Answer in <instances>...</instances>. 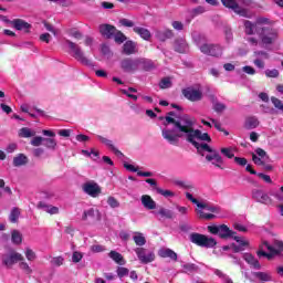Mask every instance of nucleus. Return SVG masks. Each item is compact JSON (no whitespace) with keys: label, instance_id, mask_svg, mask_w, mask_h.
<instances>
[{"label":"nucleus","instance_id":"f257e3e1","mask_svg":"<svg viewBox=\"0 0 283 283\" xmlns=\"http://www.w3.org/2000/svg\"><path fill=\"white\" fill-rule=\"evenodd\" d=\"M159 120H164L165 127L161 129V136L164 140H167L169 145H178L180 138H186L188 143H191L196 147L197 151H210L209 144L211 143V136L208 133H202L200 129H193L196 119L189 115H182L178 119L171 116L159 117ZM202 140L203 143H198Z\"/></svg>","mask_w":283,"mask_h":283},{"label":"nucleus","instance_id":"f03ea898","mask_svg":"<svg viewBox=\"0 0 283 283\" xmlns=\"http://www.w3.org/2000/svg\"><path fill=\"white\" fill-rule=\"evenodd\" d=\"M271 25V20L269 18H259L255 23L245 20L244 21V32L249 36L253 34H259L261 48L269 50L275 41H277V30L273 28H268Z\"/></svg>","mask_w":283,"mask_h":283},{"label":"nucleus","instance_id":"7ed1b4c3","mask_svg":"<svg viewBox=\"0 0 283 283\" xmlns=\"http://www.w3.org/2000/svg\"><path fill=\"white\" fill-rule=\"evenodd\" d=\"M209 233H212V235H219V238L227 239V238H233L235 242H238L239 245L232 244L231 249L234 253H240L244 251L245 247H249V241L244 240L242 237L235 235V232L233 230L229 229L227 224H220V226H208Z\"/></svg>","mask_w":283,"mask_h":283},{"label":"nucleus","instance_id":"20e7f679","mask_svg":"<svg viewBox=\"0 0 283 283\" xmlns=\"http://www.w3.org/2000/svg\"><path fill=\"white\" fill-rule=\"evenodd\" d=\"M185 196H186L187 200L192 202V205H196V207H197L196 213L199 216V218H201V220H213V218H216V214H213V213L220 212V208L211 205L207 200H202V199L200 200V199L196 198L193 196V193H191V192H185ZM205 211H209L210 213L205 212Z\"/></svg>","mask_w":283,"mask_h":283},{"label":"nucleus","instance_id":"39448f33","mask_svg":"<svg viewBox=\"0 0 283 283\" xmlns=\"http://www.w3.org/2000/svg\"><path fill=\"white\" fill-rule=\"evenodd\" d=\"M280 253H283V241L275 239L272 245L268 241H263L260 245L258 255L268 258V260H272V258L280 255Z\"/></svg>","mask_w":283,"mask_h":283},{"label":"nucleus","instance_id":"423d86ee","mask_svg":"<svg viewBox=\"0 0 283 283\" xmlns=\"http://www.w3.org/2000/svg\"><path fill=\"white\" fill-rule=\"evenodd\" d=\"M145 63H149L147 59L143 57H124L119 61V67L122 72L125 74H136L138 70H140V65H145Z\"/></svg>","mask_w":283,"mask_h":283},{"label":"nucleus","instance_id":"0eeeda50","mask_svg":"<svg viewBox=\"0 0 283 283\" xmlns=\"http://www.w3.org/2000/svg\"><path fill=\"white\" fill-rule=\"evenodd\" d=\"M65 43L67 44L71 55L73 59H75V61H78V63H82V65H86V67H94V63L92 60L85 56V52H83V49H81L78 44L72 42L71 40H65Z\"/></svg>","mask_w":283,"mask_h":283},{"label":"nucleus","instance_id":"6e6552de","mask_svg":"<svg viewBox=\"0 0 283 283\" xmlns=\"http://www.w3.org/2000/svg\"><path fill=\"white\" fill-rule=\"evenodd\" d=\"M190 242H192V244H197V247H203L206 249H213V247L218 244L216 239L200 233H191Z\"/></svg>","mask_w":283,"mask_h":283},{"label":"nucleus","instance_id":"1a4fd4ad","mask_svg":"<svg viewBox=\"0 0 283 283\" xmlns=\"http://www.w3.org/2000/svg\"><path fill=\"white\" fill-rule=\"evenodd\" d=\"M181 94L185 96V98H187V101L198 103V101H202V86H188L181 91Z\"/></svg>","mask_w":283,"mask_h":283},{"label":"nucleus","instance_id":"9d476101","mask_svg":"<svg viewBox=\"0 0 283 283\" xmlns=\"http://www.w3.org/2000/svg\"><path fill=\"white\" fill-rule=\"evenodd\" d=\"M221 2L224 8L233 10V12H235V14H239V17H244L245 19H252L253 17V13H251L249 9L240 7V4H238V1L235 0H221Z\"/></svg>","mask_w":283,"mask_h":283},{"label":"nucleus","instance_id":"9b49d317","mask_svg":"<svg viewBox=\"0 0 283 283\" xmlns=\"http://www.w3.org/2000/svg\"><path fill=\"white\" fill-rule=\"evenodd\" d=\"M134 251L140 264H151V262L156 260V253L154 250H149L147 248H135Z\"/></svg>","mask_w":283,"mask_h":283},{"label":"nucleus","instance_id":"f8f14e48","mask_svg":"<svg viewBox=\"0 0 283 283\" xmlns=\"http://www.w3.org/2000/svg\"><path fill=\"white\" fill-rule=\"evenodd\" d=\"M82 191L86 193V196H90L91 198H98L103 190L96 181L91 180L82 185Z\"/></svg>","mask_w":283,"mask_h":283},{"label":"nucleus","instance_id":"ddd939ff","mask_svg":"<svg viewBox=\"0 0 283 283\" xmlns=\"http://www.w3.org/2000/svg\"><path fill=\"white\" fill-rule=\"evenodd\" d=\"M209 149L210 150H201L198 153L201 154V156H205V154H202V151H208L209 155H206V160H208V163H212V165H214V167L222 169V165H224V159H222V156H220V153L212 150L210 146H209Z\"/></svg>","mask_w":283,"mask_h":283},{"label":"nucleus","instance_id":"4468645a","mask_svg":"<svg viewBox=\"0 0 283 283\" xmlns=\"http://www.w3.org/2000/svg\"><path fill=\"white\" fill-rule=\"evenodd\" d=\"M17 262H23V255L21 253L11 251L2 256V264L7 269H12Z\"/></svg>","mask_w":283,"mask_h":283},{"label":"nucleus","instance_id":"2eb2a0df","mask_svg":"<svg viewBox=\"0 0 283 283\" xmlns=\"http://www.w3.org/2000/svg\"><path fill=\"white\" fill-rule=\"evenodd\" d=\"M200 52L202 54H207L208 56H222V46L218 44H202L199 46Z\"/></svg>","mask_w":283,"mask_h":283},{"label":"nucleus","instance_id":"dca6fc26","mask_svg":"<svg viewBox=\"0 0 283 283\" xmlns=\"http://www.w3.org/2000/svg\"><path fill=\"white\" fill-rule=\"evenodd\" d=\"M252 160L254 165L262 167V165H266L269 163V155L262 148H256L255 151L252 154Z\"/></svg>","mask_w":283,"mask_h":283},{"label":"nucleus","instance_id":"f3484780","mask_svg":"<svg viewBox=\"0 0 283 283\" xmlns=\"http://www.w3.org/2000/svg\"><path fill=\"white\" fill-rule=\"evenodd\" d=\"M252 198L255 202H260L261 205H271V197L264 192V190H253Z\"/></svg>","mask_w":283,"mask_h":283},{"label":"nucleus","instance_id":"a211bd4d","mask_svg":"<svg viewBox=\"0 0 283 283\" xmlns=\"http://www.w3.org/2000/svg\"><path fill=\"white\" fill-rule=\"evenodd\" d=\"M12 28L19 30L20 32H30L32 30V24L28 23L25 20L14 19L9 22Z\"/></svg>","mask_w":283,"mask_h":283},{"label":"nucleus","instance_id":"6ab92c4d","mask_svg":"<svg viewBox=\"0 0 283 283\" xmlns=\"http://www.w3.org/2000/svg\"><path fill=\"white\" fill-rule=\"evenodd\" d=\"M99 33L105 39H114V34H116V27H114L112 24H101Z\"/></svg>","mask_w":283,"mask_h":283},{"label":"nucleus","instance_id":"aec40b11","mask_svg":"<svg viewBox=\"0 0 283 283\" xmlns=\"http://www.w3.org/2000/svg\"><path fill=\"white\" fill-rule=\"evenodd\" d=\"M97 139L99 140V143L108 147V149H111V151H113L115 156H117L118 158L123 157V153L118 150L116 146H114V143L112 142V139H107L101 135H97Z\"/></svg>","mask_w":283,"mask_h":283},{"label":"nucleus","instance_id":"412c9836","mask_svg":"<svg viewBox=\"0 0 283 283\" xmlns=\"http://www.w3.org/2000/svg\"><path fill=\"white\" fill-rule=\"evenodd\" d=\"M174 185L180 187V189H189L190 191H187L186 193H192V196H196V193H198V188L191 185V182L185 180H175Z\"/></svg>","mask_w":283,"mask_h":283},{"label":"nucleus","instance_id":"4be33fe9","mask_svg":"<svg viewBox=\"0 0 283 283\" xmlns=\"http://www.w3.org/2000/svg\"><path fill=\"white\" fill-rule=\"evenodd\" d=\"M142 205L144 208H146L148 211H154L156 209V202L149 195H143L142 198Z\"/></svg>","mask_w":283,"mask_h":283},{"label":"nucleus","instance_id":"5701e85b","mask_svg":"<svg viewBox=\"0 0 283 283\" xmlns=\"http://www.w3.org/2000/svg\"><path fill=\"white\" fill-rule=\"evenodd\" d=\"M82 220H101V212L94 208L85 210Z\"/></svg>","mask_w":283,"mask_h":283},{"label":"nucleus","instance_id":"b1692460","mask_svg":"<svg viewBox=\"0 0 283 283\" xmlns=\"http://www.w3.org/2000/svg\"><path fill=\"white\" fill-rule=\"evenodd\" d=\"M38 209H42V211H45V213H50V216H56L59 213V207L48 205L43 201H40L38 203Z\"/></svg>","mask_w":283,"mask_h":283},{"label":"nucleus","instance_id":"393cba45","mask_svg":"<svg viewBox=\"0 0 283 283\" xmlns=\"http://www.w3.org/2000/svg\"><path fill=\"white\" fill-rule=\"evenodd\" d=\"M157 218H165L166 220H172L174 212L167 208L160 207L157 211L153 212Z\"/></svg>","mask_w":283,"mask_h":283},{"label":"nucleus","instance_id":"a878e982","mask_svg":"<svg viewBox=\"0 0 283 283\" xmlns=\"http://www.w3.org/2000/svg\"><path fill=\"white\" fill-rule=\"evenodd\" d=\"M133 241L135 242L137 248H143L147 244V238L143 232H133Z\"/></svg>","mask_w":283,"mask_h":283},{"label":"nucleus","instance_id":"bb28decb","mask_svg":"<svg viewBox=\"0 0 283 283\" xmlns=\"http://www.w3.org/2000/svg\"><path fill=\"white\" fill-rule=\"evenodd\" d=\"M108 258L116 264H119V266H125L127 264V261H125V258H123V254L118 253L117 251H111L108 253Z\"/></svg>","mask_w":283,"mask_h":283},{"label":"nucleus","instance_id":"cd10ccee","mask_svg":"<svg viewBox=\"0 0 283 283\" xmlns=\"http://www.w3.org/2000/svg\"><path fill=\"white\" fill-rule=\"evenodd\" d=\"M243 260H245L250 264V266L256 269V271H260V269H262V265H260V261H258V259H255V256H253L251 253L243 254Z\"/></svg>","mask_w":283,"mask_h":283},{"label":"nucleus","instance_id":"c85d7f7f","mask_svg":"<svg viewBox=\"0 0 283 283\" xmlns=\"http://www.w3.org/2000/svg\"><path fill=\"white\" fill-rule=\"evenodd\" d=\"M158 255L159 258H169L170 260H174L176 262V260H178V254L176 252H174V250L171 249H160L158 251Z\"/></svg>","mask_w":283,"mask_h":283},{"label":"nucleus","instance_id":"c756f323","mask_svg":"<svg viewBox=\"0 0 283 283\" xmlns=\"http://www.w3.org/2000/svg\"><path fill=\"white\" fill-rule=\"evenodd\" d=\"M123 54L126 56H132V54H136V43L133 41H126L123 45Z\"/></svg>","mask_w":283,"mask_h":283},{"label":"nucleus","instance_id":"7c9ffc66","mask_svg":"<svg viewBox=\"0 0 283 283\" xmlns=\"http://www.w3.org/2000/svg\"><path fill=\"white\" fill-rule=\"evenodd\" d=\"M260 282H273V274L271 272H253L252 274Z\"/></svg>","mask_w":283,"mask_h":283},{"label":"nucleus","instance_id":"2f4dec72","mask_svg":"<svg viewBox=\"0 0 283 283\" xmlns=\"http://www.w3.org/2000/svg\"><path fill=\"white\" fill-rule=\"evenodd\" d=\"M133 30L136 34H139L144 41H149V39H151V32L143 27H134Z\"/></svg>","mask_w":283,"mask_h":283},{"label":"nucleus","instance_id":"473e14b6","mask_svg":"<svg viewBox=\"0 0 283 283\" xmlns=\"http://www.w3.org/2000/svg\"><path fill=\"white\" fill-rule=\"evenodd\" d=\"M175 51L179 52L180 54H185V52H187V42L182 39L176 40Z\"/></svg>","mask_w":283,"mask_h":283},{"label":"nucleus","instance_id":"72a5a7b5","mask_svg":"<svg viewBox=\"0 0 283 283\" xmlns=\"http://www.w3.org/2000/svg\"><path fill=\"white\" fill-rule=\"evenodd\" d=\"M258 125H260V120H258L256 117H248L245 119L244 127H245V129H255V127H258Z\"/></svg>","mask_w":283,"mask_h":283},{"label":"nucleus","instance_id":"f704fd0d","mask_svg":"<svg viewBox=\"0 0 283 283\" xmlns=\"http://www.w3.org/2000/svg\"><path fill=\"white\" fill-rule=\"evenodd\" d=\"M171 36H174V33L171 32V30H165V31H157L156 32V38L159 41H167V39H171Z\"/></svg>","mask_w":283,"mask_h":283},{"label":"nucleus","instance_id":"c9c22d12","mask_svg":"<svg viewBox=\"0 0 283 283\" xmlns=\"http://www.w3.org/2000/svg\"><path fill=\"white\" fill-rule=\"evenodd\" d=\"M14 167H22V165H28V157L23 154H19L13 158Z\"/></svg>","mask_w":283,"mask_h":283},{"label":"nucleus","instance_id":"e433bc0d","mask_svg":"<svg viewBox=\"0 0 283 283\" xmlns=\"http://www.w3.org/2000/svg\"><path fill=\"white\" fill-rule=\"evenodd\" d=\"M19 136L21 138H32V136H36V132H34L28 127H23L20 129Z\"/></svg>","mask_w":283,"mask_h":283},{"label":"nucleus","instance_id":"4c0bfd02","mask_svg":"<svg viewBox=\"0 0 283 283\" xmlns=\"http://www.w3.org/2000/svg\"><path fill=\"white\" fill-rule=\"evenodd\" d=\"M157 193L164 198H176V192L163 188H156Z\"/></svg>","mask_w":283,"mask_h":283},{"label":"nucleus","instance_id":"58836bf2","mask_svg":"<svg viewBox=\"0 0 283 283\" xmlns=\"http://www.w3.org/2000/svg\"><path fill=\"white\" fill-rule=\"evenodd\" d=\"M113 38H114L115 43H118V44L125 43V41H127V36H125V34H123V32L118 31L117 29H116V32L114 33Z\"/></svg>","mask_w":283,"mask_h":283},{"label":"nucleus","instance_id":"ea45409f","mask_svg":"<svg viewBox=\"0 0 283 283\" xmlns=\"http://www.w3.org/2000/svg\"><path fill=\"white\" fill-rule=\"evenodd\" d=\"M43 145L46 147V149L54 150V149H56L57 143H56V139H54V138H45L44 137Z\"/></svg>","mask_w":283,"mask_h":283},{"label":"nucleus","instance_id":"a19ab883","mask_svg":"<svg viewBox=\"0 0 283 283\" xmlns=\"http://www.w3.org/2000/svg\"><path fill=\"white\" fill-rule=\"evenodd\" d=\"M11 240L13 244H21L23 242V237H21V233L17 230H13L11 233Z\"/></svg>","mask_w":283,"mask_h":283},{"label":"nucleus","instance_id":"79ce46f5","mask_svg":"<svg viewBox=\"0 0 283 283\" xmlns=\"http://www.w3.org/2000/svg\"><path fill=\"white\" fill-rule=\"evenodd\" d=\"M24 255L29 262H34V260H36V253L30 248L25 249Z\"/></svg>","mask_w":283,"mask_h":283},{"label":"nucleus","instance_id":"37998d69","mask_svg":"<svg viewBox=\"0 0 283 283\" xmlns=\"http://www.w3.org/2000/svg\"><path fill=\"white\" fill-rule=\"evenodd\" d=\"M283 186L280 188V191H271L270 196L275 198L279 202H283Z\"/></svg>","mask_w":283,"mask_h":283},{"label":"nucleus","instance_id":"c03bdc74","mask_svg":"<svg viewBox=\"0 0 283 283\" xmlns=\"http://www.w3.org/2000/svg\"><path fill=\"white\" fill-rule=\"evenodd\" d=\"M116 273H117V276L119 279H123V277L129 275V269L123 268V266H118L117 270H116Z\"/></svg>","mask_w":283,"mask_h":283},{"label":"nucleus","instance_id":"a18cd8bd","mask_svg":"<svg viewBox=\"0 0 283 283\" xmlns=\"http://www.w3.org/2000/svg\"><path fill=\"white\" fill-rule=\"evenodd\" d=\"M160 90H169L171 87V80L169 77H165L159 83Z\"/></svg>","mask_w":283,"mask_h":283},{"label":"nucleus","instance_id":"49530a36","mask_svg":"<svg viewBox=\"0 0 283 283\" xmlns=\"http://www.w3.org/2000/svg\"><path fill=\"white\" fill-rule=\"evenodd\" d=\"M107 205L112 209H118V207H120V202H118V200H116L114 197H108Z\"/></svg>","mask_w":283,"mask_h":283},{"label":"nucleus","instance_id":"de8ad7c7","mask_svg":"<svg viewBox=\"0 0 283 283\" xmlns=\"http://www.w3.org/2000/svg\"><path fill=\"white\" fill-rule=\"evenodd\" d=\"M43 143H44V137H41V136H35L31 140V145L33 147H41V145H43Z\"/></svg>","mask_w":283,"mask_h":283},{"label":"nucleus","instance_id":"09e8293b","mask_svg":"<svg viewBox=\"0 0 283 283\" xmlns=\"http://www.w3.org/2000/svg\"><path fill=\"white\" fill-rule=\"evenodd\" d=\"M221 154L226 156V158H233L235 154L233 153V148L228 147V148H221Z\"/></svg>","mask_w":283,"mask_h":283},{"label":"nucleus","instance_id":"8fccbe9b","mask_svg":"<svg viewBox=\"0 0 283 283\" xmlns=\"http://www.w3.org/2000/svg\"><path fill=\"white\" fill-rule=\"evenodd\" d=\"M265 76H268V78H277L280 76V71H277L276 69L266 70L265 71Z\"/></svg>","mask_w":283,"mask_h":283},{"label":"nucleus","instance_id":"3c124183","mask_svg":"<svg viewBox=\"0 0 283 283\" xmlns=\"http://www.w3.org/2000/svg\"><path fill=\"white\" fill-rule=\"evenodd\" d=\"M271 102L276 109H279L280 112H283V103L281 99L276 97H271Z\"/></svg>","mask_w":283,"mask_h":283},{"label":"nucleus","instance_id":"603ef678","mask_svg":"<svg viewBox=\"0 0 283 283\" xmlns=\"http://www.w3.org/2000/svg\"><path fill=\"white\" fill-rule=\"evenodd\" d=\"M214 274L218 275V277H221V280H223V282L233 283L231 277L227 276V274H223L222 271H220V270H216Z\"/></svg>","mask_w":283,"mask_h":283},{"label":"nucleus","instance_id":"864d4df0","mask_svg":"<svg viewBox=\"0 0 283 283\" xmlns=\"http://www.w3.org/2000/svg\"><path fill=\"white\" fill-rule=\"evenodd\" d=\"M20 211H19V209H13L12 211H11V213H10V217H9V220H10V222H17V220H19V216H20Z\"/></svg>","mask_w":283,"mask_h":283},{"label":"nucleus","instance_id":"5fc2aeb1","mask_svg":"<svg viewBox=\"0 0 283 283\" xmlns=\"http://www.w3.org/2000/svg\"><path fill=\"white\" fill-rule=\"evenodd\" d=\"M63 256H55L51 260V264H53V266H63Z\"/></svg>","mask_w":283,"mask_h":283},{"label":"nucleus","instance_id":"6e6d98bb","mask_svg":"<svg viewBox=\"0 0 283 283\" xmlns=\"http://www.w3.org/2000/svg\"><path fill=\"white\" fill-rule=\"evenodd\" d=\"M205 12H207V9H205V7L202 6H199L192 9V17H198V14H205Z\"/></svg>","mask_w":283,"mask_h":283},{"label":"nucleus","instance_id":"4d7b16f0","mask_svg":"<svg viewBox=\"0 0 283 283\" xmlns=\"http://www.w3.org/2000/svg\"><path fill=\"white\" fill-rule=\"evenodd\" d=\"M124 167L127 171H130L133 174H138V167H136L135 165H132L129 163H124Z\"/></svg>","mask_w":283,"mask_h":283},{"label":"nucleus","instance_id":"13d9d810","mask_svg":"<svg viewBox=\"0 0 283 283\" xmlns=\"http://www.w3.org/2000/svg\"><path fill=\"white\" fill-rule=\"evenodd\" d=\"M176 209H177L178 213H180V216H187L189 213V208H187L185 206L177 205Z\"/></svg>","mask_w":283,"mask_h":283},{"label":"nucleus","instance_id":"bf43d9fd","mask_svg":"<svg viewBox=\"0 0 283 283\" xmlns=\"http://www.w3.org/2000/svg\"><path fill=\"white\" fill-rule=\"evenodd\" d=\"M120 25H124V28H134V21L122 19L119 20Z\"/></svg>","mask_w":283,"mask_h":283},{"label":"nucleus","instance_id":"052dcab7","mask_svg":"<svg viewBox=\"0 0 283 283\" xmlns=\"http://www.w3.org/2000/svg\"><path fill=\"white\" fill-rule=\"evenodd\" d=\"M20 269H22V271H25V273H32V269L30 268V265L28 264V262L23 261L20 263Z\"/></svg>","mask_w":283,"mask_h":283},{"label":"nucleus","instance_id":"680f3d73","mask_svg":"<svg viewBox=\"0 0 283 283\" xmlns=\"http://www.w3.org/2000/svg\"><path fill=\"white\" fill-rule=\"evenodd\" d=\"M255 56L256 59H260L261 61L264 59H269V53L264 52V51H256L255 52Z\"/></svg>","mask_w":283,"mask_h":283},{"label":"nucleus","instance_id":"e2e57ef3","mask_svg":"<svg viewBox=\"0 0 283 283\" xmlns=\"http://www.w3.org/2000/svg\"><path fill=\"white\" fill-rule=\"evenodd\" d=\"M234 163H237V165H240V167H244L247 166V158L243 157H234Z\"/></svg>","mask_w":283,"mask_h":283},{"label":"nucleus","instance_id":"0e129e2a","mask_svg":"<svg viewBox=\"0 0 283 283\" xmlns=\"http://www.w3.org/2000/svg\"><path fill=\"white\" fill-rule=\"evenodd\" d=\"M72 260L75 263L81 262V260H83V254L81 252H74L72 255Z\"/></svg>","mask_w":283,"mask_h":283},{"label":"nucleus","instance_id":"69168bd1","mask_svg":"<svg viewBox=\"0 0 283 283\" xmlns=\"http://www.w3.org/2000/svg\"><path fill=\"white\" fill-rule=\"evenodd\" d=\"M75 138L77 143H87V140H90V136L83 134L76 135Z\"/></svg>","mask_w":283,"mask_h":283},{"label":"nucleus","instance_id":"338daca9","mask_svg":"<svg viewBox=\"0 0 283 283\" xmlns=\"http://www.w3.org/2000/svg\"><path fill=\"white\" fill-rule=\"evenodd\" d=\"M69 35L73 36V39H77V41L83 39V34H81V32H78L77 30L71 31Z\"/></svg>","mask_w":283,"mask_h":283},{"label":"nucleus","instance_id":"774afa93","mask_svg":"<svg viewBox=\"0 0 283 283\" xmlns=\"http://www.w3.org/2000/svg\"><path fill=\"white\" fill-rule=\"evenodd\" d=\"M254 65L256 66V67H259V70H264V61L263 60H261V59H255L254 60Z\"/></svg>","mask_w":283,"mask_h":283}]
</instances>
